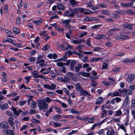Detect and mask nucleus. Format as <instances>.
Listing matches in <instances>:
<instances>
[{
  "instance_id": "28",
  "label": "nucleus",
  "mask_w": 135,
  "mask_h": 135,
  "mask_svg": "<svg viewBox=\"0 0 135 135\" xmlns=\"http://www.w3.org/2000/svg\"><path fill=\"white\" fill-rule=\"evenodd\" d=\"M75 109L74 108H73L70 109V112L71 113L76 114H78L79 113V112L75 110Z\"/></svg>"
},
{
  "instance_id": "13",
  "label": "nucleus",
  "mask_w": 135,
  "mask_h": 135,
  "mask_svg": "<svg viewBox=\"0 0 135 135\" xmlns=\"http://www.w3.org/2000/svg\"><path fill=\"white\" fill-rule=\"evenodd\" d=\"M103 101V98L101 97H99L97 100L95 104L97 105L101 104Z\"/></svg>"
},
{
  "instance_id": "64",
  "label": "nucleus",
  "mask_w": 135,
  "mask_h": 135,
  "mask_svg": "<svg viewBox=\"0 0 135 135\" xmlns=\"http://www.w3.org/2000/svg\"><path fill=\"white\" fill-rule=\"evenodd\" d=\"M67 75L69 76L72 77L73 76V74L72 73L69 72L67 73Z\"/></svg>"
},
{
  "instance_id": "3",
  "label": "nucleus",
  "mask_w": 135,
  "mask_h": 135,
  "mask_svg": "<svg viewBox=\"0 0 135 135\" xmlns=\"http://www.w3.org/2000/svg\"><path fill=\"white\" fill-rule=\"evenodd\" d=\"M115 38L117 40H124L129 39V37L126 35H119L116 36L115 37Z\"/></svg>"
},
{
  "instance_id": "8",
  "label": "nucleus",
  "mask_w": 135,
  "mask_h": 135,
  "mask_svg": "<svg viewBox=\"0 0 135 135\" xmlns=\"http://www.w3.org/2000/svg\"><path fill=\"white\" fill-rule=\"evenodd\" d=\"M106 36L104 34H98L94 37V38L98 40H102L106 38Z\"/></svg>"
},
{
  "instance_id": "21",
  "label": "nucleus",
  "mask_w": 135,
  "mask_h": 135,
  "mask_svg": "<svg viewBox=\"0 0 135 135\" xmlns=\"http://www.w3.org/2000/svg\"><path fill=\"white\" fill-rule=\"evenodd\" d=\"M129 100V98L127 96L125 98V99L123 102V105L124 106H126Z\"/></svg>"
},
{
  "instance_id": "32",
  "label": "nucleus",
  "mask_w": 135,
  "mask_h": 135,
  "mask_svg": "<svg viewBox=\"0 0 135 135\" xmlns=\"http://www.w3.org/2000/svg\"><path fill=\"white\" fill-rule=\"evenodd\" d=\"M13 32L15 34H18L19 33V31L18 29L16 27H14L13 28Z\"/></svg>"
},
{
  "instance_id": "38",
  "label": "nucleus",
  "mask_w": 135,
  "mask_h": 135,
  "mask_svg": "<svg viewBox=\"0 0 135 135\" xmlns=\"http://www.w3.org/2000/svg\"><path fill=\"white\" fill-rule=\"evenodd\" d=\"M83 21H88L91 22V17H86L84 20Z\"/></svg>"
},
{
  "instance_id": "59",
  "label": "nucleus",
  "mask_w": 135,
  "mask_h": 135,
  "mask_svg": "<svg viewBox=\"0 0 135 135\" xmlns=\"http://www.w3.org/2000/svg\"><path fill=\"white\" fill-rule=\"evenodd\" d=\"M73 52H71L70 51H67L65 53V54H67V53H68V56H71L73 55Z\"/></svg>"
},
{
  "instance_id": "24",
  "label": "nucleus",
  "mask_w": 135,
  "mask_h": 135,
  "mask_svg": "<svg viewBox=\"0 0 135 135\" xmlns=\"http://www.w3.org/2000/svg\"><path fill=\"white\" fill-rule=\"evenodd\" d=\"M114 134V131L113 129H111V131H108L107 132V135H113Z\"/></svg>"
},
{
  "instance_id": "58",
  "label": "nucleus",
  "mask_w": 135,
  "mask_h": 135,
  "mask_svg": "<svg viewBox=\"0 0 135 135\" xmlns=\"http://www.w3.org/2000/svg\"><path fill=\"white\" fill-rule=\"evenodd\" d=\"M88 58V56H86L84 57L83 61L84 62H87L88 60L87 59Z\"/></svg>"
},
{
  "instance_id": "35",
  "label": "nucleus",
  "mask_w": 135,
  "mask_h": 135,
  "mask_svg": "<svg viewBox=\"0 0 135 135\" xmlns=\"http://www.w3.org/2000/svg\"><path fill=\"white\" fill-rule=\"evenodd\" d=\"M54 108L55 110L59 114H61L62 113V110L59 108L56 107H55Z\"/></svg>"
},
{
  "instance_id": "56",
  "label": "nucleus",
  "mask_w": 135,
  "mask_h": 135,
  "mask_svg": "<svg viewBox=\"0 0 135 135\" xmlns=\"http://www.w3.org/2000/svg\"><path fill=\"white\" fill-rule=\"evenodd\" d=\"M14 133V131L12 130H7V134L11 135V134Z\"/></svg>"
},
{
  "instance_id": "16",
  "label": "nucleus",
  "mask_w": 135,
  "mask_h": 135,
  "mask_svg": "<svg viewBox=\"0 0 135 135\" xmlns=\"http://www.w3.org/2000/svg\"><path fill=\"white\" fill-rule=\"evenodd\" d=\"M76 89L78 91H80V92L83 89L81 88L80 86V84L79 83L76 84Z\"/></svg>"
},
{
  "instance_id": "5",
  "label": "nucleus",
  "mask_w": 135,
  "mask_h": 135,
  "mask_svg": "<svg viewBox=\"0 0 135 135\" xmlns=\"http://www.w3.org/2000/svg\"><path fill=\"white\" fill-rule=\"evenodd\" d=\"M84 9L82 8H75L73 9L74 14L75 13H79L80 12L82 13L83 12Z\"/></svg>"
},
{
  "instance_id": "44",
  "label": "nucleus",
  "mask_w": 135,
  "mask_h": 135,
  "mask_svg": "<svg viewBox=\"0 0 135 135\" xmlns=\"http://www.w3.org/2000/svg\"><path fill=\"white\" fill-rule=\"evenodd\" d=\"M119 96V93L118 92L116 91H114L113 92L112 94V97Z\"/></svg>"
},
{
  "instance_id": "43",
  "label": "nucleus",
  "mask_w": 135,
  "mask_h": 135,
  "mask_svg": "<svg viewBox=\"0 0 135 135\" xmlns=\"http://www.w3.org/2000/svg\"><path fill=\"white\" fill-rule=\"evenodd\" d=\"M28 59L30 62H33L35 61L36 57H29Z\"/></svg>"
},
{
  "instance_id": "41",
  "label": "nucleus",
  "mask_w": 135,
  "mask_h": 135,
  "mask_svg": "<svg viewBox=\"0 0 135 135\" xmlns=\"http://www.w3.org/2000/svg\"><path fill=\"white\" fill-rule=\"evenodd\" d=\"M119 30V29L118 28L116 27H114V28H113L109 30L108 31H109V33H111V31H113L114 32L115 31H117Z\"/></svg>"
},
{
  "instance_id": "48",
  "label": "nucleus",
  "mask_w": 135,
  "mask_h": 135,
  "mask_svg": "<svg viewBox=\"0 0 135 135\" xmlns=\"http://www.w3.org/2000/svg\"><path fill=\"white\" fill-rule=\"evenodd\" d=\"M102 26L101 25H97L93 26L91 27V28L93 29H95L97 28L98 27H100Z\"/></svg>"
},
{
  "instance_id": "46",
  "label": "nucleus",
  "mask_w": 135,
  "mask_h": 135,
  "mask_svg": "<svg viewBox=\"0 0 135 135\" xmlns=\"http://www.w3.org/2000/svg\"><path fill=\"white\" fill-rule=\"evenodd\" d=\"M108 79L112 84H113L115 83V81L113 79L111 78H108Z\"/></svg>"
},
{
  "instance_id": "23",
  "label": "nucleus",
  "mask_w": 135,
  "mask_h": 135,
  "mask_svg": "<svg viewBox=\"0 0 135 135\" xmlns=\"http://www.w3.org/2000/svg\"><path fill=\"white\" fill-rule=\"evenodd\" d=\"M54 119L56 120H58L59 119H61L62 118V117L59 114H56L53 117Z\"/></svg>"
},
{
  "instance_id": "22",
  "label": "nucleus",
  "mask_w": 135,
  "mask_h": 135,
  "mask_svg": "<svg viewBox=\"0 0 135 135\" xmlns=\"http://www.w3.org/2000/svg\"><path fill=\"white\" fill-rule=\"evenodd\" d=\"M61 80L63 82L67 83L69 82L70 81V79L68 77L65 76L64 78H61Z\"/></svg>"
},
{
  "instance_id": "19",
  "label": "nucleus",
  "mask_w": 135,
  "mask_h": 135,
  "mask_svg": "<svg viewBox=\"0 0 135 135\" xmlns=\"http://www.w3.org/2000/svg\"><path fill=\"white\" fill-rule=\"evenodd\" d=\"M82 66L81 64H78L77 66L74 67L75 71L78 72L80 71V69L81 68Z\"/></svg>"
},
{
  "instance_id": "40",
  "label": "nucleus",
  "mask_w": 135,
  "mask_h": 135,
  "mask_svg": "<svg viewBox=\"0 0 135 135\" xmlns=\"http://www.w3.org/2000/svg\"><path fill=\"white\" fill-rule=\"evenodd\" d=\"M85 46L84 45H78V46L76 47L77 49H82L85 48Z\"/></svg>"
},
{
  "instance_id": "1",
  "label": "nucleus",
  "mask_w": 135,
  "mask_h": 135,
  "mask_svg": "<svg viewBox=\"0 0 135 135\" xmlns=\"http://www.w3.org/2000/svg\"><path fill=\"white\" fill-rule=\"evenodd\" d=\"M38 106L40 110H41L43 109L44 112H45L48 107V105L46 102L45 100H39L38 103Z\"/></svg>"
},
{
  "instance_id": "10",
  "label": "nucleus",
  "mask_w": 135,
  "mask_h": 135,
  "mask_svg": "<svg viewBox=\"0 0 135 135\" xmlns=\"http://www.w3.org/2000/svg\"><path fill=\"white\" fill-rule=\"evenodd\" d=\"M76 64V62L75 60H72L71 61L70 69L71 70L74 71V66Z\"/></svg>"
},
{
  "instance_id": "45",
  "label": "nucleus",
  "mask_w": 135,
  "mask_h": 135,
  "mask_svg": "<svg viewBox=\"0 0 135 135\" xmlns=\"http://www.w3.org/2000/svg\"><path fill=\"white\" fill-rule=\"evenodd\" d=\"M102 50V49L99 47H95L94 49L93 50L94 51H100Z\"/></svg>"
},
{
  "instance_id": "33",
  "label": "nucleus",
  "mask_w": 135,
  "mask_h": 135,
  "mask_svg": "<svg viewBox=\"0 0 135 135\" xmlns=\"http://www.w3.org/2000/svg\"><path fill=\"white\" fill-rule=\"evenodd\" d=\"M102 112L101 114L102 117H105L107 114V111L106 110H102Z\"/></svg>"
},
{
  "instance_id": "42",
  "label": "nucleus",
  "mask_w": 135,
  "mask_h": 135,
  "mask_svg": "<svg viewBox=\"0 0 135 135\" xmlns=\"http://www.w3.org/2000/svg\"><path fill=\"white\" fill-rule=\"evenodd\" d=\"M50 47L49 45H46L43 47L42 50L44 51L47 50Z\"/></svg>"
},
{
  "instance_id": "60",
  "label": "nucleus",
  "mask_w": 135,
  "mask_h": 135,
  "mask_svg": "<svg viewBox=\"0 0 135 135\" xmlns=\"http://www.w3.org/2000/svg\"><path fill=\"white\" fill-rule=\"evenodd\" d=\"M132 106L134 108H135V100L133 99L132 101Z\"/></svg>"
},
{
  "instance_id": "26",
  "label": "nucleus",
  "mask_w": 135,
  "mask_h": 135,
  "mask_svg": "<svg viewBox=\"0 0 135 135\" xmlns=\"http://www.w3.org/2000/svg\"><path fill=\"white\" fill-rule=\"evenodd\" d=\"M1 107V108L2 110L3 109H5L8 108V104L7 103L5 104H3L2 106H0V107Z\"/></svg>"
},
{
  "instance_id": "11",
  "label": "nucleus",
  "mask_w": 135,
  "mask_h": 135,
  "mask_svg": "<svg viewBox=\"0 0 135 135\" xmlns=\"http://www.w3.org/2000/svg\"><path fill=\"white\" fill-rule=\"evenodd\" d=\"M133 2H129L127 3H122L120 5L122 6L127 7H131L132 6Z\"/></svg>"
},
{
  "instance_id": "18",
  "label": "nucleus",
  "mask_w": 135,
  "mask_h": 135,
  "mask_svg": "<svg viewBox=\"0 0 135 135\" xmlns=\"http://www.w3.org/2000/svg\"><path fill=\"white\" fill-rule=\"evenodd\" d=\"M11 109L13 111V113L15 115L18 116L19 114L18 113V111L17 110L16 108L12 106L11 108Z\"/></svg>"
},
{
  "instance_id": "6",
  "label": "nucleus",
  "mask_w": 135,
  "mask_h": 135,
  "mask_svg": "<svg viewBox=\"0 0 135 135\" xmlns=\"http://www.w3.org/2000/svg\"><path fill=\"white\" fill-rule=\"evenodd\" d=\"M135 78V75L131 74L128 75L126 79V80L128 83H131L133 81Z\"/></svg>"
},
{
  "instance_id": "2",
  "label": "nucleus",
  "mask_w": 135,
  "mask_h": 135,
  "mask_svg": "<svg viewBox=\"0 0 135 135\" xmlns=\"http://www.w3.org/2000/svg\"><path fill=\"white\" fill-rule=\"evenodd\" d=\"M75 15V14H74L73 9H70L69 12L66 11L64 12V16L74 17Z\"/></svg>"
},
{
  "instance_id": "57",
  "label": "nucleus",
  "mask_w": 135,
  "mask_h": 135,
  "mask_svg": "<svg viewBox=\"0 0 135 135\" xmlns=\"http://www.w3.org/2000/svg\"><path fill=\"white\" fill-rule=\"evenodd\" d=\"M32 104L31 105V107L33 109V108H35L36 107V103L35 102H34L33 100H32Z\"/></svg>"
},
{
  "instance_id": "37",
  "label": "nucleus",
  "mask_w": 135,
  "mask_h": 135,
  "mask_svg": "<svg viewBox=\"0 0 135 135\" xmlns=\"http://www.w3.org/2000/svg\"><path fill=\"white\" fill-rule=\"evenodd\" d=\"M102 83L105 86H109L110 85V84L109 83L106 82L105 81H102Z\"/></svg>"
},
{
  "instance_id": "63",
  "label": "nucleus",
  "mask_w": 135,
  "mask_h": 135,
  "mask_svg": "<svg viewBox=\"0 0 135 135\" xmlns=\"http://www.w3.org/2000/svg\"><path fill=\"white\" fill-rule=\"evenodd\" d=\"M54 125L55 127H58L61 126V124L60 123H54Z\"/></svg>"
},
{
  "instance_id": "30",
  "label": "nucleus",
  "mask_w": 135,
  "mask_h": 135,
  "mask_svg": "<svg viewBox=\"0 0 135 135\" xmlns=\"http://www.w3.org/2000/svg\"><path fill=\"white\" fill-rule=\"evenodd\" d=\"M38 74V73L36 71H35L32 72V75L34 77H37Z\"/></svg>"
},
{
  "instance_id": "4",
  "label": "nucleus",
  "mask_w": 135,
  "mask_h": 135,
  "mask_svg": "<svg viewBox=\"0 0 135 135\" xmlns=\"http://www.w3.org/2000/svg\"><path fill=\"white\" fill-rule=\"evenodd\" d=\"M43 86L44 87L47 89H49L50 90H54L56 88V85L55 84H52L51 85H49L47 84H44Z\"/></svg>"
},
{
  "instance_id": "36",
  "label": "nucleus",
  "mask_w": 135,
  "mask_h": 135,
  "mask_svg": "<svg viewBox=\"0 0 135 135\" xmlns=\"http://www.w3.org/2000/svg\"><path fill=\"white\" fill-rule=\"evenodd\" d=\"M70 2V4L72 6L76 5L77 2L75 0H69Z\"/></svg>"
},
{
  "instance_id": "31",
  "label": "nucleus",
  "mask_w": 135,
  "mask_h": 135,
  "mask_svg": "<svg viewBox=\"0 0 135 135\" xmlns=\"http://www.w3.org/2000/svg\"><path fill=\"white\" fill-rule=\"evenodd\" d=\"M84 95H88L89 96H91L89 93L87 91L83 89L81 92Z\"/></svg>"
},
{
  "instance_id": "29",
  "label": "nucleus",
  "mask_w": 135,
  "mask_h": 135,
  "mask_svg": "<svg viewBox=\"0 0 135 135\" xmlns=\"http://www.w3.org/2000/svg\"><path fill=\"white\" fill-rule=\"evenodd\" d=\"M92 81V82L90 84V85L92 86L95 87L96 86L97 84H98V83L95 81Z\"/></svg>"
},
{
  "instance_id": "7",
  "label": "nucleus",
  "mask_w": 135,
  "mask_h": 135,
  "mask_svg": "<svg viewBox=\"0 0 135 135\" xmlns=\"http://www.w3.org/2000/svg\"><path fill=\"white\" fill-rule=\"evenodd\" d=\"M67 44L64 43V44L60 45L59 43H57V45L59 48L62 50H67L68 48L66 47Z\"/></svg>"
},
{
  "instance_id": "52",
  "label": "nucleus",
  "mask_w": 135,
  "mask_h": 135,
  "mask_svg": "<svg viewBox=\"0 0 135 135\" xmlns=\"http://www.w3.org/2000/svg\"><path fill=\"white\" fill-rule=\"evenodd\" d=\"M102 13L103 14L108 15L109 14V12L106 10H103L102 11Z\"/></svg>"
},
{
  "instance_id": "34",
  "label": "nucleus",
  "mask_w": 135,
  "mask_h": 135,
  "mask_svg": "<svg viewBox=\"0 0 135 135\" xmlns=\"http://www.w3.org/2000/svg\"><path fill=\"white\" fill-rule=\"evenodd\" d=\"M57 8L58 9L60 10H63L64 9V6L61 4H59L57 5Z\"/></svg>"
},
{
  "instance_id": "62",
  "label": "nucleus",
  "mask_w": 135,
  "mask_h": 135,
  "mask_svg": "<svg viewBox=\"0 0 135 135\" xmlns=\"http://www.w3.org/2000/svg\"><path fill=\"white\" fill-rule=\"evenodd\" d=\"M37 61V64H39V63H44L45 62V60L44 59H41V60H38V61Z\"/></svg>"
},
{
  "instance_id": "49",
  "label": "nucleus",
  "mask_w": 135,
  "mask_h": 135,
  "mask_svg": "<svg viewBox=\"0 0 135 135\" xmlns=\"http://www.w3.org/2000/svg\"><path fill=\"white\" fill-rule=\"evenodd\" d=\"M51 69V67H49V68L46 69L45 70V71H46V72H43L42 73L44 74H48L50 71Z\"/></svg>"
},
{
  "instance_id": "17",
  "label": "nucleus",
  "mask_w": 135,
  "mask_h": 135,
  "mask_svg": "<svg viewBox=\"0 0 135 135\" xmlns=\"http://www.w3.org/2000/svg\"><path fill=\"white\" fill-rule=\"evenodd\" d=\"M126 13L128 14H131L132 15H135V12H134L132 9H129L127 10Z\"/></svg>"
},
{
  "instance_id": "50",
  "label": "nucleus",
  "mask_w": 135,
  "mask_h": 135,
  "mask_svg": "<svg viewBox=\"0 0 135 135\" xmlns=\"http://www.w3.org/2000/svg\"><path fill=\"white\" fill-rule=\"evenodd\" d=\"M108 65L105 62H104L103 64V69H107L108 67Z\"/></svg>"
},
{
  "instance_id": "12",
  "label": "nucleus",
  "mask_w": 135,
  "mask_h": 135,
  "mask_svg": "<svg viewBox=\"0 0 135 135\" xmlns=\"http://www.w3.org/2000/svg\"><path fill=\"white\" fill-rule=\"evenodd\" d=\"M135 89V85L130 86H129V90L128 91V95L131 94L133 92L132 91Z\"/></svg>"
},
{
  "instance_id": "39",
  "label": "nucleus",
  "mask_w": 135,
  "mask_h": 135,
  "mask_svg": "<svg viewBox=\"0 0 135 135\" xmlns=\"http://www.w3.org/2000/svg\"><path fill=\"white\" fill-rule=\"evenodd\" d=\"M74 54L80 57H82L84 56V55L82 54H80L76 51H75L73 52Z\"/></svg>"
},
{
  "instance_id": "20",
  "label": "nucleus",
  "mask_w": 135,
  "mask_h": 135,
  "mask_svg": "<svg viewBox=\"0 0 135 135\" xmlns=\"http://www.w3.org/2000/svg\"><path fill=\"white\" fill-rule=\"evenodd\" d=\"M71 20L70 19H68L65 20H62V23L63 24L67 25H69L70 23L71 22Z\"/></svg>"
},
{
  "instance_id": "9",
  "label": "nucleus",
  "mask_w": 135,
  "mask_h": 135,
  "mask_svg": "<svg viewBox=\"0 0 135 135\" xmlns=\"http://www.w3.org/2000/svg\"><path fill=\"white\" fill-rule=\"evenodd\" d=\"M0 127L3 128L8 129L9 128L8 124L6 122H3L0 124Z\"/></svg>"
},
{
  "instance_id": "53",
  "label": "nucleus",
  "mask_w": 135,
  "mask_h": 135,
  "mask_svg": "<svg viewBox=\"0 0 135 135\" xmlns=\"http://www.w3.org/2000/svg\"><path fill=\"white\" fill-rule=\"evenodd\" d=\"M32 121L33 123H39L40 122L39 120L34 119H32Z\"/></svg>"
},
{
  "instance_id": "47",
  "label": "nucleus",
  "mask_w": 135,
  "mask_h": 135,
  "mask_svg": "<svg viewBox=\"0 0 135 135\" xmlns=\"http://www.w3.org/2000/svg\"><path fill=\"white\" fill-rule=\"evenodd\" d=\"M98 133L99 134H102V135H104V129H102L100 130L99 132Z\"/></svg>"
},
{
  "instance_id": "25",
  "label": "nucleus",
  "mask_w": 135,
  "mask_h": 135,
  "mask_svg": "<svg viewBox=\"0 0 135 135\" xmlns=\"http://www.w3.org/2000/svg\"><path fill=\"white\" fill-rule=\"evenodd\" d=\"M119 91L120 93H125L126 95L127 93V89H119Z\"/></svg>"
},
{
  "instance_id": "61",
  "label": "nucleus",
  "mask_w": 135,
  "mask_h": 135,
  "mask_svg": "<svg viewBox=\"0 0 135 135\" xmlns=\"http://www.w3.org/2000/svg\"><path fill=\"white\" fill-rule=\"evenodd\" d=\"M13 45L17 47H19L21 46L22 45L20 44H16L15 43H13Z\"/></svg>"
},
{
  "instance_id": "55",
  "label": "nucleus",
  "mask_w": 135,
  "mask_h": 135,
  "mask_svg": "<svg viewBox=\"0 0 135 135\" xmlns=\"http://www.w3.org/2000/svg\"><path fill=\"white\" fill-rule=\"evenodd\" d=\"M8 7L7 4H6L4 6V11L5 13H7L8 12Z\"/></svg>"
},
{
  "instance_id": "54",
  "label": "nucleus",
  "mask_w": 135,
  "mask_h": 135,
  "mask_svg": "<svg viewBox=\"0 0 135 135\" xmlns=\"http://www.w3.org/2000/svg\"><path fill=\"white\" fill-rule=\"evenodd\" d=\"M36 25H40L42 23V21H33Z\"/></svg>"
},
{
  "instance_id": "27",
  "label": "nucleus",
  "mask_w": 135,
  "mask_h": 135,
  "mask_svg": "<svg viewBox=\"0 0 135 135\" xmlns=\"http://www.w3.org/2000/svg\"><path fill=\"white\" fill-rule=\"evenodd\" d=\"M12 120L11 118H10L8 120V122L11 126L13 127L14 126V123Z\"/></svg>"
},
{
  "instance_id": "15",
  "label": "nucleus",
  "mask_w": 135,
  "mask_h": 135,
  "mask_svg": "<svg viewBox=\"0 0 135 135\" xmlns=\"http://www.w3.org/2000/svg\"><path fill=\"white\" fill-rule=\"evenodd\" d=\"M79 74L82 75L83 76L87 77H90V74L89 73H86L84 72L80 73Z\"/></svg>"
},
{
  "instance_id": "51",
  "label": "nucleus",
  "mask_w": 135,
  "mask_h": 135,
  "mask_svg": "<svg viewBox=\"0 0 135 135\" xmlns=\"http://www.w3.org/2000/svg\"><path fill=\"white\" fill-rule=\"evenodd\" d=\"M87 32H84L81 33L79 36V37L80 38H81L84 37L85 35L87 34Z\"/></svg>"
},
{
  "instance_id": "14",
  "label": "nucleus",
  "mask_w": 135,
  "mask_h": 135,
  "mask_svg": "<svg viewBox=\"0 0 135 135\" xmlns=\"http://www.w3.org/2000/svg\"><path fill=\"white\" fill-rule=\"evenodd\" d=\"M54 108V107H51L49 109L46 111V112L45 116L46 117H48L49 115V114L51 113L52 111L53 108Z\"/></svg>"
}]
</instances>
